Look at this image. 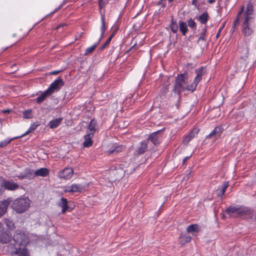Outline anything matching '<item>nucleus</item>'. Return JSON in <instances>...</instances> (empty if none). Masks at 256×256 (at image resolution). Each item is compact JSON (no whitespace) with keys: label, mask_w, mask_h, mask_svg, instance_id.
I'll use <instances>...</instances> for the list:
<instances>
[{"label":"nucleus","mask_w":256,"mask_h":256,"mask_svg":"<svg viewBox=\"0 0 256 256\" xmlns=\"http://www.w3.org/2000/svg\"><path fill=\"white\" fill-rule=\"evenodd\" d=\"M195 72L196 74V76L194 78V80H197L198 82L202 80V76H204L206 72V69L204 67L201 66L198 69L195 70Z\"/></svg>","instance_id":"b1692460"},{"label":"nucleus","mask_w":256,"mask_h":256,"mask_svg":"<svg viewBox=\"0 0 256 256\" xmlns=\"http://www.w3.org/2000/svg\"><path fill=\"white\" fill-rule=\"evenodd\" d=\"M198 1H192V4L196 6V3Z\"/></svg>","instance_id":"0e129e2a"},{"label":"nucleus","mask_w":256,"mask_h":256,"mask_svg":"<svg viewBox=\"0 0 256 256\" xmlns=\"http://www.w3.org/2000/svg\"><path fill=\"white\" fill-rule=\"evenodd\" d=\"M206 28L205 27L202 28V30L201 33L204 34V35H206Z\"/></svg>","instance_id":"052dcab7"},{"label":"nucleus","mask_w":256,"mask_h":256,"mask_svg":"<svg viewBox=\"0 0 256 256\" xmlns=\"http://www.w3.org/2000/svg\"><path fill=\"white\" fill-rule=\"evenodd\" d=\"M238 51L240 54V58H241L244 60L246 58H248V50L246 46L238 48Z\"/></svg>","instance_id":"c756f323"},{"label":"nucleus","mask_w":256,"mask_h":256,"mask_svg":"<svg viewBox=\"0 0 256 256\" xmlns=\"http://www.w3.org/2000/svg\"><path fill=\"white\" fill-rule=\"evenodd\" d=\"M154 144H158L160 143L162 141V130H158L152 134L148 138Z\"/></svg>","instance_id":"2eb2a0df"},{"label":"nucleus","mask_w":256,"mask_h":256,"mask_svg":"<svg viewBox=\"0 0 256 256\" xmlns=\"http://www.w3.org/2000/svg\"><path fill=\"white\" fill-rule=\"evenodd\" d=\"M61 70H54L50 72V74L52 75H56L58 74Z\"/></svg>","instance_id":"5fc2aeb1"},{"label":"nucleus","mask_w":256,"mask_h":256,"mask_svg":"<svg viewBox=\"0 0 256 256\" xmlns=\"http://www.w3.org/2000/svg\"><path fill=\"white\" fill-rule=\"evenodd\" d=\"M66 25L64 24H60L58 26H57L56 27V29H59L61 27H64V26H66Z\"/></svg>","instance_id":"13d9d810"},{"label":"nucleus","mask_w":256,"mask_h":256,"mask_svg":"<svg viewBox=\"0 0 256 256\" xmlns=\"http://www.w3.org/2000/svg\"><path fill=\"white\" fill-rule=\"evenodd\" d=\"M116 124L118 126L116 127L124 128L126 126H127L128 124V122H124L122 119L120 120V122H117ZM116 124H114V126H116Z\"/></svg>","instance_id":"ea45409f"},{"label":"nucleus","mask_w":256,"mask_h":256,"mask_svg":"<svg viewBox=\"0 0 256 256\" xmlns=\"http://www.w3.org/2000/svg\"><path fill=\"white\" fill-rule=\"evenodd\" d=\"M208 14L207 12H204L199 16L198 20L202 24H205L208 20Z\"/></svg>","instance_id":"4c0bfd02"},{"label":"nucleus","mask_w":256,"mask_h":256,"mask_svg":"<svg viewBox=\"0 0 256 256\" xmlns=\"http://www.w3.org/2000/svg\"><path fill=\"white\" fill-rule=\"evenodd\" d=\"M246 8L244 14L243 18L254 20L256 14L254 12V5L252 2H248L246 5Z\"/></svg>","instance_id":"6e6552de"},{"label":"nucleus","mask_w":256,"mask_h":256,"mask_svg":"<svg viewBox=\"0 0 256 256\" xmlns=\"http://www.w3.org/2000/svg\"><path fill=\"white\" fill-rule=\"evenodd\" d=\"M208 2H209L210 4H212V3H213V2H214L215 1H208Z\"/></svg>","instance_id":"338daca9"},{"label":"nucleus","mask_w":256,"mask_h":256,"mask_svg":"<svg viewBox=\"0 0 256 256\" xmlns=\"http://www.w3.org/2000/svg\"><path fill=\"white\" fill-rule=\"evenodd\" d=\"M97 127L96 120L94 119H92L90 121L88 124V130H88L89 132H92L94 134L96 130Z\"/></svg>","instance_id":"cd10ccee"},{"label":"nucleus","mask_w":256,"mask_h":256,"mask_svg":"<svg viewBox=\"0 0 256 256\" xmlns=\"http://www.w3.org/2000/svg\"><path fill=\"white\" fill-rule=\"evenodd\" d=\"M30 204L31 200L28 198H20L14 200L11 206L17 213L21 214L28 210Z\"/></svg>","instance_id":"f03ea898"},{"label":"nucleus","mask_w":256,"mask_h":256,"mask_svg":"<svg viewBox=\"0 0 256 256\" xmlns=\"http://www.w3.org/2000/svg\"><path fill=\"white\" fill-rule=\"evenodd\" d=\"M188 25L190 28H195L196 26V22L192 18L188 20Z\"/></svg>","instance_id":"49530a36"},{"label":"nucleus","mask_w":256,"mask_h":256,"mask_svg":"<svg viewBox=\"0 0 256 256\" xmlns=\"http://www.w3.org/2000/svg\"><path fill=\"white\" fill-rule=\"evenodd\" d=\"M96 46H97L96 44H94L89 48H88L86 50V52H85L84 54L88 55V54H91L95 50V48H96Z\"/></svg>","instance_id":"37998d69"},{"label":"nucleus","mask_w":256,"mask_h":256,"mask_svg":"<svg viewBox=\"0 0 256 256\" xmlns=\"http://www.w3.org/2000/svg\"><path fill=\"white\" fill-rule=\"evenodd\" d=\"M244 6H242L240 7V8L237 14L238 16H240L242 14H244Z\"/></svg>","instance_id":"09e8293b"},{"label":"nucleus","mask_w":256,"mask_h":256,"mask_svg":"<svg viewBox=\"0 0 256 256\" xmlns=\"http://www.w3.org/2000/svg\"><path fill=\"white\" fill-rule=\"evenodd\" d=\"M240 16H237L236 18L234 20L233 24L238 26L240 23Z\"/></svg>","instance_id":"3c124183"},{"label":"nucleus","mask_w":256,"mask_h":256,"mask_svg":"<svg viewBox=\"0 0 256 256\" xmlns=\"http://www.w3.org/2000/svg\"><path fill=\"white\" fill-rule=\"evenodd\" d=\"M3 222L8 228L7 230L10 232L15 229L14 224L12 220L8 218H4Z\"/></svg>","instance_id":"7c9ffc66"},{"label":"nucleus","mask_w":256,"mask_h":256,"mask_svg":"<svg viewBox=\"0 0 256 256\" xmlns=\"http://www.w3.org/2000/svg\"><path fill=\"white\" fill-rule=\"evenodd\" d=\"M188 74L185 72L184 74H180L176 78L173 92L180 95L182 91L186 90L188 80Z\"/></svg>","instance_id":"7ed1b4c3"},{"label":"nucleus","mask_w":256,"mask_h":256,"mask_svg":"<svg viewBox=\"0 0 256 256\" xmlns=\"http://www.w3.org/2000/svg\"><path fill=\"white\" fill-rule=\"evenodd\" d=\"M87 134L84 136V142H83V146L84 148H89L92 146L93 141L92 138L94 134L92 132H89L86 130Z\"/></svg>","instance_id":"f3484780"},{"label":"nucleus","mask_w":256,"mask_h":256,"mask_svg":"<svg viewBox=\"0 0 256 256\" xmlns=\"http://www.w3.org/2000/svg\"><path fill=\"white\" fill-rule=\"evenodd\" d=\"M222 29H223V28L222 27H220V28L219 30L221 31Z\"/></svg>","instance_id":"774afa93"},{"label":"nucleus","mask_w":256,"mask_h":256,"mask_svg":"<svg viewBox=\"0 0 256 256\" xmlns=\"http://www.w3.org/2000/svg\"><path fill=\"white\" fill-rule=\"evenodd\" d=\"M148 150V142L144 141L141 142L140 147L138 148L135 151V154L139 156L144 153Z\"/></svg>","instance_id":"5701e85b"},{"label":"nucleus","mask_w":256,"mask_h":256,"mask_svg":"<svg viewBox=\"0 0 256 256\" xmlns=\"http://www.w3.org/2000/svg\"><path fill=\"white\" fill-rule=\"evenodd\" d=\"M24 118H32V110H25L24 112Z\"/></svg>","instance_id":"c03bdc74"},{"label":"nucleus","mask_w":256,"mask_h":256,"mask_svg":"<svg viewBox=\"0 0 256 256\" xmlns=\"http://www.w3.org/2000/svg\"><path fill=\"white\" fill-rule=\"evenodd\" d=\"M3 224L2 222H0V233L2 232V230H4L3 227Z\"/></svg>","instance_id":"bf43d9fd"},{"label":"nucleus","mask_w":256,"mask_h":256,"mask_svg":"<svg viewBox=\"0 0 256 256\" xmlns=\"http://www.w3.org/2000/svg\"><path fill=\"white\" fill-rule=\"evenodd\" d=\"M85 189V186L80 184H74L64 188L65 192H80Z\"/></svg>","instance_id":"9b49d317"},{"label":"nucleus","mask_w":256,"mask_h":256,"mask_svg":"<svg viewBox=\"0 0 256 256\" xmlns=\"http://www.w3.org/2000/svg\"><path fill=\"white\" fill-rule=\"evenodd\" d=\"M245 208L246 210V212L242 214L241 218L246 220H256V212H255L254 210L245 207Z\"/></svg>","instance_id":"aec40b11"},{"label":"nucleus","mask_w":256,"mask_h":256,"mask_svg":"<svg viewBox=\"0 0 256 256\" xmlns=\"http://www.w3.org/2000/svg\"><path fill=\"white\" fill-rule=\"evenodd\" d=\"M124 97L122 94L116 95L113 98V108H114L122 112V104L124 102Z\"/></svg>","instance_id":"9d476101"},{"label":"nucleus","mask_w":256,"mask_h":256,"mask_svg":"<svg viewBox=\"0 0 256 256\" xmlns=\"http://www.w3.org/2000/svg\"><path fill=\"white\" fill-rule=\"evenodd\" d=\"M242 32L244 36L252 35L254 32L255 27L254 20L243 18L242 19Z\"/></svg>","instance_id":"20e7f679"},{"label":"nucleus","mask_w":256,"mask_h":256,"mask_svg":"<svg viewBox=\"0 0 256 256\" xmlns=\"http://www.w3.org/2000/svg\"><path fill=\"white\" fill-rule=\"evenodd\" d=\"M12 234L10 231L6 230L4 232L2 230V232L0 233V242L2 244H6L9 242H11Z\"/></svg>","instance_id":"a211bd4d"},{"label":"nucleus","mask_w":256,"mask_h":256,"mask_svg":"<svg viewBox=\"0 0 256 256\" xmlns=\"http://www.w3.org/2000/svg\"><path fill=\"white\" fill-rule=\"evenodd\" d=\"M170 28L172 32L176 34L178 32V24L176 21L174 20L172 16Z\"/></svg>","instance_id":"c9c22d12"},{"label":"nucleus","mask_w":256,"mask_h":256,"mask_svg":"<svg viewBox=\"0 0 256 256\" xmlns=\"http://www.w3.org/2000/svg\"><path fill=\"white\" fill-rule=\"evenodd\" d=\"M224 131V128L222 126H216L214 130L206 136V140L213 138L214 141L220 138L221 134Z\"/></svg>","instance_id":"f8f14e48"},{"label":"nucleus","mask_w":256,"mask_h":256,"mask_svg":"<svg viewBox=\"0 0 256 256\" xmlns=\"http://www.w3.org/2000/svg\"><path fill=\"white\" fill-rule=\"evenodd\" d=\"M192 238L188 235L181 234L179 237V242L182 245H184L191 240Z\"/></svg>","instance_id":"bb28decb"},{"label":"nucleus","mask_w":256,"mask_h":256,"mask_svg":"<svg viewBox=\"0 0 256 256\" xmlns=\"http://www.w3.org/2000/svg\"><path fill=\"white\" fill-rule=\"evenodd\" d=\"M190 156H186V158H184L182 160V162L183 164H184L186 161L189 158Z\"/></svg>","instance_id":"680f3d73"},{"label":"nucleus","mask_w":256,"mask_h":256,"mask_svg":"<svg viewBox=\"0 0 256 256\" xmlns=\"http://www.w3.org/2000/svg\"><path fill=\"white\" fill-rule=\"evenodd\" d=\"M13 138L10 139H6L4 140H2L0 142V148H4L8 144H9L13 140Z\"/></svg>","instance_id":"79ce46f5"},{"label":"nucleus","mask_w":256,"mask_h":256,"mask_svg":"<svg viewBox=\"0 0 256 256\" xmlns=\"http://www.w3.org/2000/svg\"><path fill=\"white\" fill-rule=\"evenodd\" d=\"M124 174V171L123 169L118 166L115 167V168L113 170V175L116 177L114 181L119 180H120Z\"/></svg>","instance_id":"4be33fe9"},{"label":"nucleus","mask_w":256,"mask_h":256,"mask_svg":"<svg viewBox=\"0 0 256 256\" xmlns=\"http://www.w3.org/2000/svg\"><path fill=\"white\" fill-rule=\"evenodd\" d=\"M112 39V34H110L108 40L106 41V42L102 46V48H105L106 47L108 46V45L110 44L111 40Z\"/></svg>","instance_id":"a18cd8bd"},{"label":"nucleus","mask_w":256,"mask_h":256,"mask_svg":"<svg viewBox=\"0 0 256 256\" xmlns=\"http://www.w3.org/2000/svg\"><path fill=\"white\" fill-rule=\"evenodd\" d=\"M64 84V80L61 77L59 76L50 84L47 90L51 94H52L54 92L59 91Z\"/></svg>","instance_id":"423d86ee"},{"label":"nucleus","mask_w":256,"mask_h":256,"mask_svg":"<svg viewBox=\"0 0 256 256\" xmlns=\"http://www.w3.org/2000/svg\"><path fill=\"white\" fill-rule=\"evenodd\" d=\"M126 148V146L122 144H118L116 143L113 144V154H118L122 152Z\"/></svg>","instance_id":"473e14b6"},{"label":"nucleus","mask_w":256,"mask_h":256,"mask_svg":"<svg viewBox=\"0 0 256 256\" xmlns=\"http://www.w3.org/2000/svg\"><path fill=\"white\" fill-rule=\"evenodd\" d=\"M154 4L158 6V8L159 11L163 12L164 10L166 4L164 2V1H158V2Z\"/></svg>","instance_id":"58836bf2"},{"label":"nucleus","mask_w":256,"mask_h":256,"mask_svg":"<svg viewBox=\"0 0 256 256\" xmlns=\"http://www.w3.org/2000/svg\"><path fill=\"white\" fill-rule=\"evenodd\" d=\"M113 28H115L114 31L113 32L114 36V33L119 30V22L118 20L114 24V26H113Z\"/></svg>","instance_id":"de8ad7c7"},{"label":"nucleus","mask_w":256,"mask_h":256,"mask_svg":"<svg viewBox=\"0 0 256 256\" xmlns=\"http://www.w3.org/2000/svg\"><path fill=\"white\" fill-rule=\"evenodd\" d=\"M178 24L180 32L182 33L183 36H185L188 31L186 23V22L180 21Z\"/></svg>","instance_id":"f704fd0d"},{"label":"nucleus","mask_w":256,"mask_h":256,"mask_svg":"<svg viewBox=\"0 0 256 256\" xmlns=\"http://www.w3.org/2000/svg\"><path fill=\"white\" fill-rule=\"evenodd\" d=\"M65 4L64 2L62 4L60 5L58 8H56L52 12H50V14H52L54 13L58 12V10H60L62 6Z\"/></svg>","instance_id":"8fccbe9b"},{"label":"nucleus","mask_w":256,"mask_h":256,"mask_svg":"<svg viewBox=\"0 0 256 256\" xmlns=\"http://www.w3.org/2000/svg\"><path fill=\"white\" fill-rule=\"evenodd\" d=\"M220 32H221L220 30H218V32L217 33L216 36V38H218L220 36Z\"/></svg>","instance_id":"e2e57ef3"},{"label":"nucleus","mask_w":256,"mask_h":256,"mask_svg":"<svg viewBox=\"0 0 256 256\" xmlns=\"http://www.w3.org/2000/svg\"><path fill=\"white\" fill-rule=\"evenodd\" d=\"M14 177L19 180H32L34 178L33 170L29 168H26L22 172L16 174Z\"/></svg>","instance_id":"1a4fd4ad"},{"label":"nucleus","mask_w":256,"mask_h":256,"mask_svg":"<svg viewBox=\"0 0 256 256\" xmlns=\"http://www.w3.org/2000/svg\"><path fill=\"white\" fill-rule=\"evenodd\" d=\"M228 186V182H224L222 184V188L221 189L217 190V195L218 196L222 197L225 193V192Z\"/></svg>","instance_id":"2f4dec72"},{"label":"nucleus","mask_w":256,"mask_h":256,"mask_svg":"<svg viewBox=\"0 0 256 256\" xmlns=\"http://www.w3.org/2000/svg\"><path fill=\"white\" fill-rule=\"evenodd\" d=\"M199 130L197 128H194L191 132L188 135L184 140V143L187 144L190 141V140L195 136V135L198 134Z\"/></svg>","instance_id":"393cba45"},{"label":"nucleus","mask_w":256,"mask_h":256,"mask_svg":"<svg viewBox=\"0 0 256 256\" xmlns=\"http://www.w3.org/2000/svg\"><path fill=\"white\" fill-rule=\"evenodd\" d=\"M62 120V118H57L50 120L48 123V126L50 128H55L61 124Z\"/></svg>","instance_id":"c85d7f7f"},{"label":"nucleus","mask_w":256,"mask_h":256,"mask_svg":"<svg viewBox=\"0 0 256 256\" xmlns=\"http://www.w3.org/2000/svg\"><path fill=\"white\" fill-rule=\"evenodd\" d=\"M52 94L49 91L46 90H44L40 96H38L36 99V102L38 104L43 102L46 98L47 96H50Z\"/></svg>","instance_id":"a878e982"},{"label":"nucleus","mask_w":256,"mask_h":256,"mask_svg":"<svg viewBox=\"0 0 256 256\" xmlns=\"http://www.w3.org/2000/svg\"><path fill=\"white\" fill-rule=\"evenodd\" d=\"M27 236L22 232L16 230L11 242L7 246L8 250L14 248H20L21 246H26L27 243Z\"/></svg>","instance_id":"f257e3e1"},{"label":"nucleus","mask_w":256,"mask_h":256,"mask_svg":"<svg viewBox=\"0 0 256 256\" xmlns=\"http://www.w3.org/2000/svg\"><path fill=\"white\" fill-rule=\"evenodd\" d=\"M49 174V170L47 168H40L35 171L33 170L34 178L36 176L45 177Z\"/></svg>","instance_id":"412c9836"},{"label":"nucleus","mask_w":256,"mask_h":256,"mask_svg":"<svg viewBox=\"0 0 256 256\" xmlns=\"http://www.w3.org/2000/svg\"><path fill=\"white\" fill-rule=\"evenodd\" d=\"M200 230L199 226L196 224H190L186 228V232L188 233L198 232Z\"/></svg>","instance_id":"72a5a7b5"},{"label":"nucleus","mask_w":256,"mask_h":256,"mask_svg":"<svg viewBox=\"0 0 256 256\" xmlns=\"http://www.w3.org/2000/svg\"><path fill=\"white\" fill-rule=\"evenodd\" d=\"M204 37H205V35L204 34H200V38H198V42L200 40H204Z\"/></svg>","instance_id":"4d7b16f0"},{"label":"nucleus","mask_w":256,"mask_h":256,"mask_svg":"<svg viewBox=\"0 0 256 256\" xmlns=\"http://www.w3.org/2000/svg\"><path fill=\"white\" fill-rule=\"evenodd\" d=\"M198 82H198L197 80H194L193 82L190 84L188 85L186 83V90L193 92L196 90V88Z\"/></svg>","instance_id":"e433bc0d"},{"label":"nucleus","mask_w":256,"mask_h":256,"mask_svg":"<svg viewBox=\"0 0 256 256\" xmlns=\"http://www.w3.org/2000/svg\"><path fill=\"white\" fill-rule=\"evenodd\" d=\"M237 25L233 24L231 30L232 32H234L237 30Z\"/></svg>","instance_id":"6e6d98bb"},{"label":"nucleus","mask_w":256,"mask_h":256,"mask_svg":"<svg viewBox=\"0 0 256 256\" xmlns=\"http://www.w3.org/2000/svg\"><path fill=\"white\" fill-rule=\"evenodd\" d=\"M74 174V170L72 168L66 167L58 172V176L60 178L64 180L70 179Z\"/></svg>","instance_id":"0eeeda50"},{"label":"nucleus","mask_w":256,"mask_h":256,"mask_svg":"<svg viewBox=\"0 0 256 256\" xmlns=\"http://www.w3.org/2000/svg\"><path fill=\"white\" fill-rule=\"evenodd\" d=\"M70 201L68 202L66 198H62L60 202L58 204V206L62 208V213L64 214L66 211L71 212L73 210V208L71 207Z\"/></svg>","instance_id":"ddd939ff"},{"label":"nucleus","mask_w":256,"mask_h":256,"mask_svg":"<svg viewBox=\"0 0 256 256\" xmlns=\"http://www.w3.org/2000/svg\"><path fill=\"white\" fill-rule=\"evenodd\" d=\"M105 24H104V20L102 19V26H101V30H102V34L104 32V31L105 30Z\"/></svg>","instance_id":"603ef678"},{"label":"nucleus","mask_w":256,"mask_h":256,"mask_svg":"<svg viewBox=\"0 0 256 256\" xmlns=\"http://www.w3.org/2000/svg\"><path fill=\"white\" fill-rule=\"evenodd\" d=\"M37 126L38 125L36 124H32L30 126L28 130L22 136H26L28 134H30V132H32L36 129Z\"/></svg>","instance_id":"a19ab883"},{"label":"nucleus","mask_w":256,"mask_h":256,"mask_svg":"<svg viewBox=\"0 0 256 256\" xmlns=\"http://www.w3.org/2000/svg\"><path fill=\"white\" fill-rule=\"evenodd\" d=\"M10 200L8 199L0 201V218L3 216L7 212Z\"/></svg>","instance_id":"6ab92c4d"},{"label":"nucleus","mask_w":256,"mask_h":256,"mask_svg":"<svg viewBox=\"0 0 256 256\" xmlns=\"http://www.w3.org/2000/svg\"><path fill=\"white\" fill-rule=\"evenodd\" d=\"M2 186L8 190H14L18 188L19 185L12 180H5L2 183Z\"/></svg>","instance_id":"dca6fc26"},{"label":"nucleus","mask_w":256,"mask_h":256,"mask_svg":"<svg viewBox=\"0 0 256 256\" xmlns=\"http://www.w3.org/2000/svg\"><path fill=\"white\" fill-rule=\"evenodd\" d=\"M170 84H168L166 87L163 88L162 92L164 95H166L168 92V88Z\"/></svg>","instance_id":"864d4df0"},{"label":"nucleus","mask_w":256,"mask_h":256,"mask_svg":"<svg viewBox=\"0 0 256 256\" xmlns=\"http://www.w3.org/2000/svg\"><path fill=\"white\" fill-rule=\"evenodd\" d=\"M104 1L100 0L99 1V5H100V6L102 4H104Z\"/></svg>","instance_id":"69168bd1"},{"label":"nucleus","mask_w":256,"mask_h":256,"mask_svg":"<svg viewBox=\"0 0 256 256\" xmlns=\"http://www.w3.org/2000/svg\"><path fill=\"white\" fill-rule=\"evenodd\" d=\"M246 210L245 207L239 206L237 207L236 206H230L225 210V212L230 216V218H241L242 214L245 212H246Z\"/></svg>","instance_id":"39448f33"},{"label":"nucleus","mask_w":256,"mask_h":256,"mask_svg":"<svg viewBox=\"0 0 256 256\" xmlns=\"http://www.w3.org/2000/svg\"><path fill=\"white\" fill-rule=\"evenodd\" d=\"M8 252L12 256H30L29 252L25 248L18 249L17 248H14L12 250H8Z\"/></svg>","instance_id":"4468645a"}]
</instances>
